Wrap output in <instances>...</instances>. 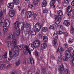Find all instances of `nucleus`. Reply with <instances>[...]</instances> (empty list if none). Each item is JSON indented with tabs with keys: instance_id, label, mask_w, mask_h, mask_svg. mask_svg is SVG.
<instances>
[{
	"instance_id": "nucleus-1",
	"label": "nucleus",
	"mask_w": 74,
	"mask_h": 74,
	"mask_svg": "<svg viewBox=\"0 0 74 74\" xmlns=\"http://www.w3.org/2000/svg\"><path fill=\"white\" fill-rule=\"evenodd\" d=\"M40 45V41L38 40H36L33 42V45L30 43L29 45V48L31 51H33L35 48H38Z\"/></svg>"
},
{
	"instance_id": "nucleus-2",
	"label": "nucleus",
	"mask_w": 74,
	"mask_h": 74,
	"mask_svg": "<svg viewBox=\"0 0 74 74\" xmlns=\"http://www.w3.org/2000/svg\"><path fill=\"white\" fill-rule=\"evenodd\" d=\"M18 28L21 33H23L25 31L24 30V25L22 22L18 23V21H16L14 25V27L15 29H16L18 28Z\"/></svg>"
},
{
	"instance_id": "nucleus-3",
	"label": "nucleus",
	"mask_w": 74,
	"mask_h": 74,
	"mask_svg": "<svg viewBox=\"0 0 74 74\" xmlns=\"http://www.w3.org/2000/svg\"><path fill=\"white\" fill-rule=\"evenodd\" d=\"M19 3V0H13V3H9L8 4V7L10 9H13L14 4L18 5Z\"/></svg>"
},
{
	"instance_id": "nucleus-4",
	"label": "nucleus",
	"mask_w": 74,
	"mask_h": 74,
	"mask_svg": "<svg viewBox=\"0 0 74 74\" xmlns=\"http://www.w3.org/2000/svg\"><path fill=\"white\" fill-rule=\"evenodd\" d=\"M60 20L61 18L59 16H58V15H56L55 16V22L56 25H59L60 23Z\"/></svg>"
},
{
	"instance_id": "nucleus-5",
	"label": "nucleus",
	"mask_w": 74,
	"mask_h": 74,
	"mask_svg": "<svg viewBox=\"0 0 74 74\" xmlns=\"http://www.w3.org/2000/svg\"><path fill=\"white\" fill-rule=\"evenodd\" d=\"M65 54L66 56L68 59L70 58L71 57V54L69 51L68 50H66L65 51Z\"/></svg>"
},
{
	"instance_id": "nucleus-6",
	"label": "nucleus",
	"mask_w": 74,
	"mask_h": 74,
	"mask_svg": "<svg viewBox=\"0 0 74 74\" xmlns=\"http://www.w3.org/2000/svg\"><path fill=\"white\" fill-rule=\"evenodd\" d=\"M63 25L64 26H66L67 27H68L70 26V21L68 20H65L64 21Z\"/></svg>"
},
{
	"instance_id": "nucleus-7",
	"label": "nucleus",
	"mask_w": 74,
	"mask_h": 74,
	"mask_svg": "<svg viewBox=\"0 0 74 74\" xmlns=\"http://www.w3.org/2000/svg\"><path fill=\"white\" fill-rule=\"evenodd\" d=\"M9 15L10 17H13L15 15V11L14 10H11L9 12Z\"/></svg>"
},
{
	"instance_id": "nucleus-8",
	"label": "nucleus",
	"mask_w": 74,
	"mask_h": 74,
	"mask_svg": "<svg viewBox=\"0 0 74 74\" xmlns=\"http://www.w3.org/2000/svg\"><path fill=\"white\" fill-rule=\"evenodd\" d=\"M17 47L19 50H23L25 48V45H17Z\"/></svg>"
},
{
	"instance_id": "nucleus-9",
	"label": "nucleus",
	"mask_w": 74,
	"mask_h": 74,
	"mask_svg": "<svg viewBox=\"0 0 74 74\" xmlns=\"http://www.w3.org/2000/svg\"><path fill=\"white\" fill-rule=\"evenodd\" d=\"M32 26L31 24L27 23L25 25V28L26 29H32Z\"/></svg>"
},
{
	"instance_id": "nucleus-10",
	"label": "nucleus",
	"mask_w": 74,
	"mask_h": 74,
	"mask_svg": "<svg viewBox=\"0 0 74 74\" xmlns=\"http://www.w3.org/2000/svg\"><path fill=\"white\" fill-rule=\"evenodd\" d=\"M5 43L7 47H8V48H10V47L12 46V42L10 41H6Z\"/></svg>"
},
{
	"instance_id": "nucleus-11",
	"label": "nucleus",
	"mask_w": 74,
	"mask_h": 74,
	"mask_svg": "<svg viewBox=\"0 0 74 74\" xmlns=\"http://www.w3.org/2000/svg\"><path fill=\"white\" fill-rule=\"evenodd\" d=\"M55 0H51L50 3V5L51 7L54 5V4H55ZM56 1L58 2H59V1H60V0H56Z\"/></svg>"
},
{
	"instance_id": "nucleus-12",
	"label": "nucleus",
	"mask_w": 74,
	"mask_h": 74,
	"mask_svg": "<svg viewBox=\"0 0 74 74\" xmlns=\"http://www.w3.org/2000/svg\"><path fill=\"white\" fill-rule=\"evenodd\" d=\"M70 0H65L64 1V2L63 3V5L64 7H66L67 5L69 4V1Z\"/></svg>"
},
{
	"instance_id": "nucleus-13",
	"label": "nucleus",
	"mask_w": 74,
	"mask_h": 74,
	"mask_svg": "<svg viewBox=\"0 0 74 74\" xmlns=\"http://www.w3.org/2000/svg\"><path fill=\"white\" fill-rule=\"evenodd\" d=\"M72 59L70 61L71 64L72 66L74 65V63H73V61L74 60V53H72L71 56Z\"/></svg>"
},
{
	"instance_id": "nucleus-14",
	"label": "nucleus",
	"mask_w": 74,
	"mask_h": 74,
	"mask_svg": "<svg viewBox=\"0 0 74 74\" xmlns=\"http://www.w3.org/2000/svg\"><path fill=\"white\" fill-rule=\"evenodd\" d=\"M4 25H5L6 26L8 27L10 26V21L8 20H6L3 23Z\"/></svg>"
},
{
	"instance_id": "nucleus-15",
	"label": "nucleus",
	"mask_w": 74,
	"mask_h": 74,
	"mask_svg": "<svg viewBox=\"0 0 74 74\" xmlns=\"http://www.w3.org/2000/svg\"><path fill=\"white\" fill-rule=\"evenodd\" d=\"M13 44L14 45V48H16V39H14L12 40Z\"/></svg>"
},
{
	"instance_id": "nucleus-16",
	"label": "nucleus",
	"mask_w": 74,
	"mask_h": 74,
	"mask_svg": "<svg viewBox=\"0 0 74 74\" xmlns=\"http://www.w3.org/2000/svg\"><path fill=\"white\" fill-rule=\"evenodd\" d=\"M56 28V25L54 24L50 25L49 27V29H52L53 30H55Z\"/></svg>"
},
{
	"instance_id": "nucleus-17",
	"label": "nucleus",
	"mask_w": 74,
	"mask_h": 74,
	"mask_svg": "<svg viewBox=\"0 0 74 74\" xmlns=\"http://www.w3.org/2000/svg\"><path fill=\"white\" fill-rule=\"evenodd\" d=\"M27 16L28 18H30L32 16V12L30 11H28L27 12Z\"/></svg>"
},
{
	"instance_id": "nucleus-18",
	"label": "nucleus",
	"mask_w": 74,
	"mask_h": 74,
	"mask_svg": "<svg viewBox=\"0 0 74 74\" xmlns=\"http://www.w3.org/2000/svg\"><path fill=\"white\" fill-rule=\"evenodd\" d=\"M67 11L68 13H71V11H72V8H71V7L68 6L67 8Z\"/></svg>"
},
{
	"instance_id": "nucleus-19",
	"label": "nucleus",
	"mask_w": 74,
	"mask_h": 74,
	"mask_svg": "<svg viewBox=\"0 0 74 74\" xmlns=\"http://www.w3.org/2000/svg\"><path fill=\"white\" fill-rule=\"evenodd\" d=\"M14 37V36H13V35L11 34H9L8 35V39H10V40H11Z\"/></svg>"
},
{
	"instance_id": "nucleus-20",
	"label": "nucleus",
	"mask_w": 74,
	"mask_h": 74,
	"mask_svg": "<svg viewBox=\"0 0 74 74\" xmlns=\"http://www.w3.org/2000/svg\"><path fill=\"white\" fill-rule=\"evenodd\" d=\"M47 46L46 43H43L41 45V47L42 49H45L47 48Z\"/></svg>"
},
{
	"instance_id": "nucleus-21",
	"label": "nucleus",
	"mask_w": 74,
	"mask_h": 74,
	"mask_svg": "<svg viewBox=\"0 0 74 74\" xmlns=\"http://www.w3.org/2000/svg\"><path fill=\"white\" fill-rule=\"evenodd\" d=\"M58 14L59 15L58 16L60 17L61 16H62L63 15V12L61 10H59L58 11Z\"/></svg>"
},
{
	"instance_id": "nucleus-22",
	"label": "nucleus",
	"mask_w": 74,
	"mask_h": 74,
	"mask_svg": "<svg viewBox=\"0 0 74 74\" xmlns=\"http://www.w3.org/2000/svg\"><path fill=\"white\" fill-rule=\"evenodd\" d=\"M43 38L44 41L45 42H47L48 41V37L46 36H44L43 37Z\"/></svg>"
},
{
	"instance_id": "nucleus-23",
	"label": "nucleus",
	"mask_w": 74,
	"mask_h": 74,
	"mask_svg": "<svg viewBox=\"0 0 74 74\" xmlns=\"http://www.w3.org/2000/svg\"><path fill=\"white\" fill-rule=\"evenodd\" d=\"M37 25L38 26V28H40V29H41V25L39 23H36L34 26L35 28H36L37 26Z\"/></svg>"
},
{
	"instance_id": "nucleus-24",
	"label": "nucleus",
	"mask_w": 74,
	"mask_h": 74,
	"mask_svg": "<svg viewBox=\"0 0 74 74\" xmlns=\"http://www.w3.org/2000/svg\"><path fill=\"white\" fill-rule=\"evenodd\" d=\"M19 55V51L18 50H16L14 53V56L15 57Z\"/></svg>"
},
{
	"instance_id": "nucleus-25",
	"label": "nucleus",
	"mask_w": 74,
	"mask_h": 74,
	"mask_svg": "<svg viewBox=\"0 0 74 74\" xmlns=\"http://www.w3.org/2000/svg\"><path fill=\"white\" fill-rule=\"evenodd\" d=\"M53 38L54 40H56L58 39V34H54L53 36Z\"/></svg>"
},
{
	"instance_id": "nucleus-26",
	"label": "nucleus",
	"mask_w": 74,
	"mask_h": 74,
	"mask_svg": "<svg viewBox=\"0 0 74 74\" xmlns=\"http://www.w3.org/2000/svg\"><path fill=\"white\" fill-rule=\"evenodd\" d=\"M3 30L4 32H7L8 31V28L5 26H4L3 27Z\"/></svg>"
},
{
	"instance_id": "nucleus-27",
	"label": "nucleus",
	"mask_w": 74,
	"mask_h": 74,
	"mask_svg": "<svg viewBox=\"0 0 74 74\" xmlns=\"http://www.w3.org/2000/svg\"><path fill=\"white\" fill-rule=\"evenodd\" d=\"M42 31L44 32H46L48 31V28L47 27H44L42 28Z\"/></svg>"
},
{
	"instance_id": "nucleus-28",
	"label": "nucleus",
	"mask_w": 74,
	"mask_h": 74,
	"mask_svg": "<svg viewBox=\"0 0 74 74\" xmlns=\"http://www.w3.org/2000/svg\"><path fill=\"white\" fill-rule=\"evenodd\" d=\"M58 60L59 62H62L63 60V57L62 56H58Z\"/></svg>"
},
{
	"instance_id": "nucleus-29",
	"label": "nucleus",
	"mask_w": 74,
	"mask_h": 74,
	"mask_svg": "<svg viewBox=\"0 0 74 74\" xmlns=\"http://www.w3.org/2000/svg\"><path fill=\"white\" fill-rule=\"evenodd\" d=\"M64 65L63 64H62L60 65V70L61 71H64Z\"/></svg>"
},
{
	"instance_id": "nucleus-30",
	"label": "nucleus",
	"mask_w": 74,
	"mask_h": 74,
	"mask_svg": "<svg viewBox=\"0 0 74 74\" xmlns=\"http://www.w3.org/2000/svg\"><path fill=\"white\" fill-rule=\"evenodd\" d=\"M0 19H1L0 21V22H0V23L1 22V23H2L1 25L2 26H3V23H4L5 22L4 21H5V20L4 19V18L3 17L1 18H0Z\"/></svg>"
},
{
	"instance_id": "nucleus-31",
	"label": "nucleus",
	"mask_w": 74,
	"mask_h": 74,
	"mask_svg": "<svg viewBox=\"0 0 74 74\" xmlns=\"http://www.w3.org/2000/svg\"><path fill=\"white\" fill-rule=\"evenodd\" d=\"M47 5V1H44L42 4V7H45Z\"/></svg>"
},
{
	"instance_id": "nucleus-32",
	"label": "nucleus",
	"mask_w": 74,
	"mask_h": 74,
	"mask_svg": "<svg viewBox=\"0 0 74 74\" xmlns=\"http://www.w3.org/2000/svg\"><path fill=\"white\" fill-rule=\"evenodd\" d=\"M30 34L31 35H33V36L36 35V32L34 31H31Z\"/></svg>"
},
{
	"instance_id": "nucleus-33",
	"label": "nucleus",
	"mask_w": 74,
	"mask_h": 74,
	"mask_svg": "<svg viewBox=\"0 0 74 74\" xmlns=\"http://www.w3.org/2000/svg\"><path fill=\"white\" fill-rule=\"evenodd\" d=\"M63 60L65 62H67L68 61V58H67L66 56H64L63 57Z\"/></svg>"
},
{
	"instance_id": "nucleus-34",
	"label": "nucleus",
	"mask_w": 74,
	"mask_h": 74,
	"mask_svg": "<svg viewBox=\"0 0 74 74\" xmlns=\"http://www.w3.org/2000/svg\"><path fill=\"white\" fill-rule=\"evenodd\" d=\"M25 48L27 51L29 55H31V52H30V50H29V47H28V46H27L26 45L25 46Z\"/></svg>"
},
{
	"instance_id": "nucleus-35",
	"label": "nucleus",
	"mask_w": 74,
	"mask_h": 74,
	"mask_svg": "<svg viewBox=\"0 0 74 74\" xmlns=\"http://www.w3.org/2000/svg\"><path fill=\"white\" fill-rule=\"evenodd\" d=\"M48 11V8H45L43 10V13H45V14L47 13Z\"/></svg>"
},
{
	"instance_id": "nucleus-36",
	"label": "nucleus",
	"mask_w": 74,
	"mask_h": 74,
	"mask_svg": "<svg viewBox=\"0 0 74 74\" xmlns=\"http://www.w3.org/2000/svg\"><path fill=\"white\" fill-rule=\"evenodd\" d=\"M38 0H34V4L35 5H37L38 4Z\"/></svg>"
},
{
	"instance_id": "nucleus-37",
	"label": "nucleus",
	"mask_w": 74,
	"mask_h": 74,
	"mask_svg": "<svg viewBox=\"0 0 74 74\" xmlns=\"http://www.w3.org/2000/svg\"><path fill=\"white\" fill-rule=\"evenodd\" d=\"M69 69H65L64 71V73L65 74H69Z\"/></svg>"
},
{
	"instance_id": "nucleus-38",
	"label": "nucleus",
	"mask_w": 74,
	"mask_h": 74,
	"mask_svg": "<svg viewBox=\"0 0 74 74\" xmlns=\"http://www.w3.org/2000/svg\"><path fill=\"white\" fill-rule=\"evenodd\" d=\"M56 44V41L55 40H53L52 42V44L53 46H54Z\"/></svg>"
},
{
	"instance_id": "nucleus-39",
	"label": "nucleus",
	"mask_w": 74,
	"mask_h": 74,
	"mask_svg": "<svg viewBox=\"0 0 74 74\" xmlns=\"http://www.w3.org/2000/svg\"><path fill=\"white\" fill-rule=\"evenodd\" d=\"M4 65L3 64H2L1 65L0 69L1 70H4Z\"/></svg>"
},
{
	"instance_id": "nucleus-40",
	"label": "nucleus",
	"mask_w": 74,
	"mask_h": 74,
	"mask_svg": "<svg viewBox=\"0 0 74 74\" xmlns=\"http://www.w3.org/2000/svg\"><path fill=\"white\" fill-rule=\"evenodd\" d=\"M6 60L7 62H10L11 60V58L9 57H7L6 58Z\"/></svg>"
},
{
	"instance_id": "nucleus-41",
	"label": "nucleus",
	"mask_w": 74,
	"mask_h": 74,
	"mask_svg": "<svg viewBox=\"0 0 74 74\" xmlns=\"http://www.w3.org/2000/svg\"><path fill=\"white\" fill-rule=\"evenodd\" d=\"M38 37L39 39H42V35L41 34H39L38 36Z\"/></svg>"
},
{
	"instance_id": "nucleus-42",
	"label": "nucleus",
	"mask_w": 74,
	"mask_h": 74,
	"mask_svg": "<svg viewBox=\"0 0 74 74\" xmlns=\"http://www.w3.org/2000/svg\"><path fill=\"white\" fill-rule=\"evenodd\" d=\"M26 12V10L25 9H24L22 10L21 13L23 14H25Z\"/></svg>"
},
{
	"instance_id": "nucleus-43",
	"label": "nucleus",
	"mask_w": 74,
	"mask_h": 74,
	"mask_svg": "<svg viewBox=\"0 0 74 74\" xmlns=\"http://www.w3.org/2000/svg\"><path fill=\"white\" fill-rule=\"evenodd\" d=\"M73 39H70L68 41V42L69 44H71V43L73 42Z\"/></svg>"
},
{
	"instance_id": "nucleus-44",
	"label": "nucleus",
	"mask_w": 74,
	"mask_h": 74,
	"mask_svg": "<svg viewBox=\"0 0 74 74\" xmlns=\"http://www.w3.org/2000/svg\"><path fill=\"white\" fill-rule=\"evenodd\" d=\"M23 53L25 55H27L28 53L26 50V49L24 50Z\"/></svg>"
},
{
	"instance_id": "nucleus-45",
	"label": "nucleus",
	"mask_w": 74,
	"mask_h": 74,
	"mask_svg": "<svg viewBox=\"0 0 74 74\" xmlns=\"http://www.w3.org/2000/svg\"><path fill=\"white\" fill-rule=\"evenodd\" d=\"M16 34L17 36H19L20 34V32L19 31H16Z\"/></svg>"
},
{
	"instance_id": "nucleus-46",
	"label": "nucleus",
	"mask_w": 74,
	"mask_h": 74,
	"mask_svg": "<svg viewBox=\"0 0 74 74\" xmlns=\"http://www.w3.org/2000/svg\"><path fill=\"white\" fill-rule=\"evenodd\" d=\"M30 62L31 64H33L34 63V60L32 58H31L30 59Z\"/></svg>"
},
{
	"instance_id": "nucleus-47",
	"label": "nucleus",
	"mask_w": 74,
	"mask_h": 74,
	"mask_svg": "<svg viewBox=\"0 0 74 74\" xmlns=\"http://www.w3.org/2000/svg\"><path fill=\"white\" fill-rule=\"evenodd\" d=\"M57 33L58 34H63V33L60 31H58Z\"/></svg>"
},
{
	"instance_id": "nucleus-48",
	"label": "nucleus",
	"mask_w": 74,
	"mask_h": 74,
	"mask_svg": "<svg viewBox=\"0 0 74 74\" xmlns=\"http://www.w3.org/2000/svg\"><path fill=\"white\" fill-rule=\"evenodd\" d=\"M40 29V28H39V29L38 28H36L35 29V30L36 32H39Z\"/></svg>"
},
{
	"instance_id": "nucleus-49",
	"label": "nucleus",
	"mask_w": 74,
	"mask_h": 74,
	"mask_svg": "<svg viewBox=\"0 0 74 74\" xmlns=\"http://www.w3.org/2000/svg\"><path fill=\"white\" fill-rule=\"evenodd\" d=\"M32 16L34 18H36L37 16V14L35 13H34L32 14Z\"/></svg>"
},
{
	"instance_id": "nucleus-50",
	"label": "nucleus",
	"mask_w": 74,
	"mask_h": 74,
	"mask_svg": "<svg viewBox=\"0 0 74 74\" xmlns=\"http://www.w3.org/2000/svg\"><path fill=\"white\" fill-rule=\"evenodd\" d=\"M7 52H6L5 53H4L3 57H4V58H5L7 57Z\"/></svg>"
},
{
	"instance_id": "nucleus-51",
	"label": "nucleus",
	"mask_w": 74,
	"mask_h": 74,
	"mask_svg": "<svg viewBox=\"0 0 74 74\" xmlns=\"http://www.w3.org/2000/svg\"><path fill=\"white\" fill-rule=\"evenodd\" d=\"M64 34L65 36V37H67V36H68V33L67 32H64Z\"/></svg>"
},
{
	"instance_id": "nucleus-52",
	"label": "nucleus",
	"mask_w": 74,
	"mask_h": 74,
	"mask_svg": "<svg viewBox=\"0 0 74 74\" xmlns=\"http://www.w3.org/2000/svg\"><path fill=\"white\" fill-rule=\"evenodd\" d=\"M63 47L65 48H66L67 47V45L66 44H64L63 45Z\"/></svg>"
},
{
	"instance_id": "nucleus-53",
	"label": "nucleus",
	"mask_w": 74,
	"mask_h": 74,
	"mask_svg": "<svg viewBox=\"0 0 74 74\" xmlns=\"http://www.w3.org/2000/svg\"><path fill=\"white\" fill-rule=\"evenodd\" d=\"M2 16H3V12H0V18H1Z\"/></svg>"
},
{
	"instance_id": "nucleus-54",
	"label": "nucleus",
	"mask_w": 74,
	"mask_h": 74,
	"mask_svg": "<svg viewBox=\"0 0 74 74\" xmlns=\"http://www.w3.org/2000/svg\"><path fill=\"white\" fill-rule=\"evenodd\" d=\"M68 49L69 51H72L73 50V49L71 47H70Z\"/></svg>"
},
{
	"instance_id": "nucleus-55",
	"label": "nucleus",
	"mask_w": 74,
	"mask_h": 74,
	"mask_svg": "<svg viewBox=\"0 0 74 74\" xmlns=\"http://www.w3.org/2000/svg\"><path fill=\"white\" fill-rule=\"evenodd\" d=\"M43 73H44L45 71V68H43L41 69Z\"/></svg>"
},
{
	"instance_id": "nucleus-56",
	"label": "nucleus",
	"mask_w": 74,
	"mask_h": 74,
	"mask_svg": "<svg viewBox=\"0 0 74 74\" xmlns=\"http://www.w3.org/2000/svg\"><path fill=\"white\" fill-rule=\"evenodd\" d=\"M28 7L29 8H32L33 7V5L32 4H29Z\"/></svg>"
},
{
	"instance_id": "nucleus-57",
	"label": "nucleus",
	"mask_w": 74,
	"mask_h": 74,
	"mask_svg": "<svg viewBox=\"0 0 74 74\" xmlns=\"http://www.w3.org/2000/svg\"><path fill=\"white\" fill-rule=\"evenodd\" d=\"M63 51H64V50H63V49L62 48H61L60 49L59 52H63Z\"/></svg>"
},
{
	"instance_id": "nucleus-58",
	"label": "nucleus",
	"mask_w": 74,
	"mask_h": 74,
	"mask_svg": "<svg viewBox=\"0 0 74 74\" xmlns=\"http://www.w3.org/2000/svg\"><path fill=\"white\" fill-rule=\"evenodd\" d=\"M38 52L37 51H35V55L36 56H38Z\"/></svg>"
},
{
	"instance_id": "nucleus-59",
	"label": "nucleus",
	"mask_w": 74,
	"mask_h": 74,
	"mask_svg": "<svg viewBox=\"0 0 74 74\" xmlns=\"http://www.w3.org/2000/svg\"><path fill=\"white\" fill-rule=\"evenodd\" d=\"M20 64V61H18V62H16V64L17 66H18Z\"/></svg>"
},
{
	"instance_id": "nucleus-60",
	"label": "nucleus",
	"mask_w": 74,
	"mask_h": 74,
	"mask_svg": "<svg viewBox=\"0 0 74 74\" xmlns=\"http://www.w3.org/2000/svg\"><path fill=\"white\" fill-rule=\"evenodd\" d=\"M12 55V52L11 51H9V56H11Z\"/></svg>"
},
{
	"instance_id": "nucleus-61",
	"label": "nucleus",
	"mask_w": 74,
	"mask_h": 74,
	"mask_svg": "<svg viewBox=\"0 0 74 74\" xmlns=\"http://www.w3.org/2000/svg\"><path fill=\"white\" fill-rule=\"evenodd\" d=\"M71 5H74V0H73L71 3Z\"/></svg>"
},
{
	"instance_id": "nucleus-62",
	"label": "nucleus",
	"mask_w": 74,
	"mask_h": 74,
	"mask_svg": "<svg viewBox=\"0 0 74 74\" xmlns=\"http://www.w3.org/2000/svg\"><path fill=\"white\" fill-rule=\"evenodd\" d=\"M71 31L73 33H74V29L73 27L71 28Z\"/></svg>"
},
{
	"instance_id": "nucleus-63",
	"label": "nucleus",
	"mask_w": 74,
	"mask_h": 74,
	"mask_svg": "<svg viewBox=\"0 0 74 74\" xmlns=\"http://www.w3.org/2000/svg\"><path fill=\"white\" fill-rule=\"evenodd\" d=\"M59 27L60 28V29H63V26L60 25H58Z\"/></svg>"
},
{
	"instance_id": "nucleus-64",
	"label": "nucleus",
	"mask_w": 74,
	"mask_h": 74,
	"mask_svg": "<svg viewBox=\"0 0 74 74\" xmlns=\"http://www.w3.org/2000/svg\"><path fill=\"white\" fill-rule=\"evenodd\" d=\"M14 56H9V58H10L11 59H11H12V58H14Z\"/></svg>"
}]
</instances>
